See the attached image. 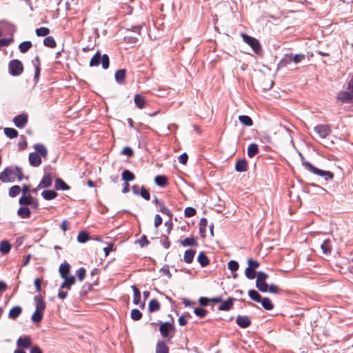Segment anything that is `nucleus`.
I'll return each instance as SVG.
<instances>
[{"instance_id": "obj_42", "label": "nucleus", "mask_w": 353, "mask_h": 353, "mask_svg": "<svg viewBox=\"0 0 353 353\" xmlns=\"http://www.w3.org/2000/svg\"><path fill=\"white\" fill-rule=\"evenodd\" d=\"M4 134L10 139H13L18 136L17 130L12 128H5Z\"/></svg>"}, {"instance_id": "obj_13", "label": "nucleus", "mask_w": 353, "mask_h": 353, "mask_svg": "<svg viewBox=\"0 0 353 353\" xmlns=\"http://www.w3.org/2000/svg\"><path fill=\"white\" fill-rule=\"evenodd\" d=\"M52 183V177L50 173H45L41 181L39 183L37 188H47L51 186Z\"/></svg>"}, {"instance_id": "obj_25", "label": "nucleus", "mask_w": 353, "mask_h": 353, "mask_svg": "<svg viewBox=\"0 0 353 353\" xmlns=\"http://www.w3.org/2000/svg\"><path fill=\"white\" fill-rule=\"evenodd\" d=\"M156 353H169V348L163 341H160L157 343Z\"/></svg>"}, {"instance_id": "obj_35", "label": "nucleus", "mask_w": 353, "mask_h": 353, "mask_svg": "<svg viewBox=\"0 0 353 353\" xmlns=\"http://www.w3.org/2000/svg\"><path fill=\"white\" fill-rule=\"evenodd\" d=\"M32 46V42L30 41H26L21 42L19 45V49L21 53L27 52Z\"/></svg>"}, {"instance_id": "obj_40", "label": "nucleus", "mask_w": 353, "mask_h": 353, "mask_svg": "<svg viewBox=\"0 0 353 353\" xmlns=\"http://www.w3.org/2000/svg\"><path fill=\"white\" fill-rule=\"evenodd\" d=\"M159 308H160V303H159V301L157 299H154L150 301L149 305H148V310L150 312H156V311L159 310Z\"/></svg>"}, {"instance_id": "obj_56", "label": "nucleus", "mask_w": 353, "mask_h": 353, "mask_svg": "<svg viewBox=\"0 0 353 353\" xmlns=\"http://www.w3.org/2000/svg\"><path fill=\"white\" fill-rule=\"evenodd\" d=\"M194 313L201 318H203L206 316L208 312L205 309H203L201 307H196L194 310Z\"/></svg>"}, {"instance_id": "obj_15", "label": "nucleus", "mask_w": 353, "mask_h": 353, "mask_svg": "<svg viewBox=\"0 0 353 353\" xmlns=\"http://www.w3.org/2000/svg\"><path fill=\"white\" fill-rule=\"evenodd\" d=\"M234 299L230 297L226 301H223L221 300V304L219 306L218 309L219 310L221 311H228L230 310L234 304Z\"/></svg>"}, {"instance_id": "obj_44", "label": "nucleus", "mask_w": 353, "mask_h": 353, "mask_svg": "<svg viewBox=\"0 0 353 353\" xmlns=\"http://www.w3.org/2000/svg\"><path fill=\"white\" fill-rule=\"evenodd\" d=\"M248 295L251 299L253 301L259 303L261 301V296L259 293L255 290H250L248 292Z\"/></svg>"}, {"instance_id": "obj_37", "label": "nucleus", "mask_w": 353, "mask_h": 353, "mask_svg": "<svg viewBox=\"0 0 353 353\" xmlns=\"http://www.w3.org/2000/svg\"><path fill=\"white\" fill-rule=\"evenodd\" d=\"M11 248V245L8 241H1L0 243V252L3 254H8Z\"/></svg>"}, {"instance_id": "obj_11", "label": "nucleus", "mask_w": 353, "mask_h": 353, "mask_svg": "<svg viewBox=\"0 0 353 353\" xmlns=\"http://www.w3.org/2000/svg\"><path fill=\"white\" fill-rule=\"evenodd\" d=\"M13 122L18 128H24L28 123V114L23 113L16 116L13 119Z\"/></svg>"}, {"instance_id": "obj_12", "label": "nucleus", "mask_w": 353, "mask_h": 353, "mask_svg": "<svg viewBox=\"0 0 353 353\" xmlns=\"http://www.w3.org/2000/svg\"><path fill=\"white\" fill-rule=\"evenodd\" d=\"M236 323L241 328H247L251 325V320L247 315H238Z\"/></svg>"}, {"instance_id": "obj_60", "label": "nucleus", "mask_w": 353, "mask_h": 353, "mask_svg": "<svg viewBox=\"0 0 353 353\" xmlns=\"http://www.w3.org/2000/svg\"><path fill=\"white\" fill-rule=\"evenodd\" d=\"M248 267L252 269H256L259 267V263L252 259H248Z\"/></svg>"}, {"instance_id": "obj_22", "label": "nucleus", "mask_w": 353, "mask_h": 353, "mask_svg": "<svg viewBox=\"0 0 353 353\" xmlns=\"http://www.w3.org/2000/svg\"><path fill=\"white\" fill-rule=\"evenodd\" d=\"M196 251L192 249L186 250L184 253L183 260L187 263H191L193 261Z\"/></svg>"}, {"instance_id": "obj_27", "label": "nucleus", "mask_w": 353, "mask_h": 353, "mask_svg": "<svg viewBox=\"0 0 353 353\" xmlns=\"http://www.w3.org/2000/svg\"><path fill=\"white\" fill-rule=\"evenodd\" d=\"M248 168L247 161L245 159L239 160L235 165V170L237 172H245Z\"/></svg>"}, {"instance_id": "obj_8", "label": "nucleus", "mask_w": 353, "mask_h": 353, "mask_svg": "<svg viewBox=\"0 0 353 353\" xmlns=\"http://www.w3.org/2000/svg\"><path fill=\"white\" fill-rule=\"evenodd\" d=\"M174 330V326L170 322H164L160 325L159 331L163 338L171 339L173 335H170V332Z\"/></svg>"}, {"instance_id": "obj_26", "label": "nucleus", "mask_w": 353, "mask_h": 353, "mask_svg": "<svg viewBox=\"0 0 353 353\" xmlns=\"http://www.w3.org/2000/svg\"><path fill=\"white\" fill-rule=\"evenodd\" d=\"M134 101L137 107L139 109L143 108L145 105V99L139 94H135L134 97Z\"/></svg>"}, {"instance_id": "obj_2", "label": "nucleus", "mask_w": 353, "mask_h": 353, "mask_svg": "<svg viewBox=\"0 0 353 353\" xmlns=\"http://www.w3.org/2000/svg\"><path fill=\"white\" fill-rule=\"evenodd\" d=\"M101 63L102 68L104 70H106L109 68L110 65V59L109 57L107 54H103L101 56L99 52L95 53V54L91 58L90 61V67L99 66V64Z\"/></svg>"}, {"instance_id": "obj_53", "label": "nucleus", "mask_w": 353, "mask_h": 353, "mask_svg": "<svg viewBox=\"0 0 353 353\" xmlns=\"http://www.w3.org/2000/svg\"><path fill=\"white\" fill-rule=\"evenodd\" d=\"M228 269L230 270L232 272L236 271L239 268L238 262L234 260L230 261L228 263Z\"/></svg>"}, {"instance_id": "obj_57", "label": "nucleus", "mask_w": 353, "mask_h": 353, "mask_svg": "<svg viewBox=\"0 0 353 353\" xmlns=\"http://www.w3.org/2000/svg\"><path fill=\"white\" fill-rule=\"evenodd\" d=\"M85 269L83 268H80L77 270V276L79 281H82L84 279L85 276Z\"/></svg>"}, {"instance_id": "obj_29", "label": "nucleus", "mask_w": 353, "mask_h": 353, "mask_svg": "<svg viewBox=\"0 0 353 353\" xmlns=\"http://www.w3.org/2000/svg\"><path fill=\"white\" fill-rule=\"evenodd\" d=\"M41 196L46 200H52L57 196V193L52 190H46L41 192Z\"/></svg>"}, {"instance_id": "obj_43", "label": "nucleus", "mask_w": 353, "mask_h": 353, "mask_svg": "<svg viewBox=\"0 0 353 353\" xmlns=\"http://www.w3.org/2000/svg\"><path fill=\"white\" fill-rule=\"evenodd\" d=\"M239 120L242 124L246 126H252L253 124L252 119L247 115H240L239 117Z\"/></svg>"}, {"instance_id": "obj_21", "label": "nucleus", "mask_w": 353, "mask_h": 353, "mask_svg": "<svg viewBox=\"0 0 353 353\" xmlns=\"http://www.w3.org/2000/svg\"><path fill=\"white\" fill-rule=\"evenodd\" d=\"M17 343L19 347L28 348L31 344V340L29 336L20 337Z\"/></svg>"}, {"instance_id": "obj_58", "label": "nucleus", "mask_w": 353, "mask_h": 353, "mask_svg": "<svg viewBox=\"0 0 353 353\" xmlns=\"http://www.w3.org/2000/svg\"><path fill=\"white\" fill-rule=\"evenodd\" d=\"M12 41V38H1L0 39V47L8 46Z\"/></svg>"}, {"instance_id": "obj_5", "label": "nucleus", "mask_w": 353, "mask_h": 353, "mask_svg": "<svg viewBox=\"0 0 353 353\" xmlns=\"http://www.w3.org/2000/svg\"><path fill=\"white\" fill-rule=\"evenodd\" d=\"M243 41L249 45L253 50V51L257 54H261L262 48L259 41L254 37L249 36L245 34H241Z\"/></svg>"}, {"instance_id": "obj_24", "label": "nucleus", "mask_w": 353, "mask_h": 353, "mask_svg": "<svg viewBox=\"0 0 353 353\" xmlns=\"http://www.w3.org/2000/svg\"><path fill=\"white\" fill-rule=\"evenodd\" d=\"M64 279L63 283L61 285V288L70 289L71 285L74 283L75 279L73 276H66L63 278Z\"/></svg>"}, {"instance_id": "obj_41", "label": "nucleus", "mask_w": 353, "mask_h": 353, "mask_svg": "<svg viewBox=\"0 0 353 353\" xmlns=\"http://www.w3.org/2000/svg\"><path fill=\"white\" fill-rule=\"evenodd\" d=\"M132 288L133 293H134L133 303L134 305H138L141 301V292L136 286L133 285V286H132Z\"/></svg>"}, {"instance_id": "obj_16", "label": "nucleus", "mask_w": 353, "mask_h": 353, "mask_svg": "<svg viewBox=\"0 0 353 353\" xmlns=\"http://www.w3.org/2000/svg\"><path fill=\"white\" fill-rule=\"evenodd\" d=\"M70 265L68 263L64 262L61 263L59 266V273L61 278H65L66 276H70L69 272H70Z\"/></svg>"}, {"instance_id": "obj_9", "label": "nucleus", "mask_w": 353, "mask_h": 353, "mask_svg": "<svg viewBox=\"0 0 353 353\" xmlns=\"http://www.w3.org/2000/svg\"><path fill=\"white\" fill-rule=\"evenodd\" d=\"M337 99L342 103H352L353 102V92L352 90L341 91L337 95Z\"/></svg>"}, {"instance_id": "obj_47", "label": "nucleus", "mask_w": 353, "mask_h": 353, "mask_svg": "<svg viewBox=\"0 0 353 353\" xmlns=\"http://www.w3.org/2000/svg\"><path fill=\"white\" fill-rule=\"evenodd\" d=\"M35 32L38 37H46L49 34L50 30L46 27H41L36 29Z\"/></svg>"}, {"instance_id": "obj_23", "label": "nucleus", "mask_w": 353, "mask_h": 353, "mask_svg": "<svg viewBox=\"0 0 353 353\" xmlns=\"http://www.w3.org/2000/svg\"><path fill=\"white\" fill-rule=\"evenodd\" d=\"M22 312L20 306H14L9 312L8 317L12 319H16Z\"/></svg>"}, {"instance_id": "obj_1", "label": "nucleus", "mask_w": 353, "mask_h": 353, "mask_svg": "<svg viewBox=\"0 0 353 353\" xmlns=\"http://www.w3.org/2000/svg\"><path fill=\"white\" fill-rule=\"evenodd\" d=\"M34 301L36 305V310L32 315V321L34 323H40L43 319V311L46 308V303L41 296H35Z\"/></svg>"}, {"instance_id": "obj_62", "label": "nucleus", "mask_w": 353, "mask_h": 353, "mask_svg": "<svg viewBox=\"0 0 353 353\" xmlns=\"http://www.w3.org/2000/svg\"><path fill=\"white\" fill-rule=\"evenodd\" d=\"M138 243L139 244V245L143 248L144 247L145 245L149 244V241L146 237L145 235H143L139 240H138Z\"/></svg>"}, {"instance_id": "obj_49", "label": "nucleus", "mask_w": 353, "mask_h": 353, "mask_svg": "<svg viewBox=\"0 0 353 353\" xmlns=\"http://www.w3.org/2000/svg\"><path fill=\"white\" fill-rule=\"evenodd\" d=\"M130 316L134 321H139L142 317V313L138 309L131 310Z\"/></svg>"}, {"instance_id": "obj_28", "label": "nucleus", "mask_w": 353, "mask_h": 353, "mask_svg": "<svg viewBox=\"0 0 353 353\" xmlns=\"http://www.w3.org/2000/svg\"><path fill=\"white\" fill-rule=\"evenodd\" d=\"M197 261L203 268L206 267L210 263V260L205 254L203 252L199 254Z\"/></svg>"}, {"instance_id": "obj_7", "label": "nucleus", "mask_w": 353, "mask_h": 353, "mask_svg": "<svg viewBox=\"0 0 353 353\" xmlns=\"http://www.w3.org/2000/svg\"><path fill=\"white\" fill-rule=\"evenodd\" d=\"M16 179V172L12 167H7L0 174V180L3 183L13 182Z\"/></svg>"}, {"instance_id": "obj_19", "label": "nucleus", "mask_w": 353, "mask_h": 353, "mask_svg": "<svg viewBox=\"0 0 353 353\" xmlns=\"http://www.w3.org/2000/svg\"><path fill=\"white\" fill-rule=\"evenodd\" d=\"M17 214L21 219H28L30 216L31 211L29 208L26 207V206H22L18 209Z\"/></svg>"}, {"instance_id": "obj_10", "label": "nucleus", "mask_w": 353, "mask_h": 353, "mask_svg": "<svg viewBox=\"0 0 353 353\" xmlns=\"http://www.w3.org/2000/svg\"><path fill=\"white\" fill-rule=\"evenodd\" d=\"M314 131L321 138H325L330 134L331 129L328 125H318L314 127Z\"/></svg>"}, {"instance_id": "obj_20", "label": "nucleus", "mask_w": 353, "mask_h": 353, "mask_svg": "<svg viewBox=\"0 0 353 353\" xmlns=\"http://www.w3.org/2000/svg\"><path fill=\"white\" fill-rule=\"evenodd\" d=\"M54 188L56 190H68L70 188V186L60 178L55 179Z\"/></svg>"}, {"instance_id": "obj_14", "label": "nucleus", "mask_w": 353, "mask_h": 353, "mask_svg": "<svg viewBox=\"0 0 353 353\" xmlns=\"http://www.w3.org/2000/svg\"><path fill=\"white\" fill-rule=\"evenodd\" d=\"M30 165L33 167H39L41 163V158L37 152H31L28 157Z\"/></svg>"}, {"instance_id": "obj_6", "label": "nucleus", "mask_w": 353, "mask_h": 353, "mask_svg": "<svg viewBox=\"0 0 353 353\" xmlns=\"http://www.w3.org/2000/svg\"><path fill=\"white\" fill-rule=\"evenodd\" d=\"M9 73L12 76H19L23 71V65L21 61L12 59L8 63Z\"/></svg>"}, {"instance_id": "obj_31", "label": "nucleus", "mask_w": 353, "mask_h": 353, "mask_svg": "<svg viewBox=\"0 0 353 353\" xmlns=\"http://www.w3.org/2000/svg\"><path fill=\"white\" fill-rule=\"evenodd\" d=\"M180 243L183 247L196 246L198 245L196 239L193 236L185 238L184 240L181 241Z\"/></svg>"}, {"instance_id": "obj_3", "label": "nucleus", "mask_w": 353, "mask_h": 353, "mask_svg": "<svg viewBox=\"0 0 353 353\" xmlns=\"http://www.w3.org/2000/svg\"><path fill=\"white\" fill-rule=\"evenodd\" d=\"M303 165L306 170L316 175L323 177L325 181L331 180L334 177V174L332 172L320 170L309 162H304Z\"/></svg>"}, {"instance_id": "obj_50", "label": "nucleus", "mask_w": 353, "mask_h": 353, "mask_svg": "<svg viewBox=\"0 0 353 353\" xmlns=\"http://www.w3.org/2000/svg\"><path fill=\"white\" fill-rule=\"evenodd\" d=\"M159 211L161 213L168 215L170 219H172V215H173L172 213L167 207H165V205L163 204V203H159Z\"/></svg>"}, {"instance_id": "obj_34", "label": "nucleus", "mask_w": 353, "mask_h": 353, "mask_svg": "<svg viewBox=\"0 0 353 353\" xmlns=\"http://www.w3.org/2000/svg\"><path fill=\"white\" fill-rule=\"evenodd\" d=\"M32 196L30 195H22L19 200V203L21 205H29L32 204Z\"/></svg>"}, {"instance_id": "obj_51", "label": "nucleus", "mask_w": 353, "mask_h": 353, "mask_svg": "<svg viewBox=\"0 0 353 353\" xmlns=\"http://www.w3.org/2000/svg\"><path fill=\"white\" fill-rule=\"evenodd\" d=\"M21 192V188L19 185H14L9 190V196L14 197L18 195Z\"/></svg>"}, {"instance_id": "obj_46", "label": "nucleus", "mask_w": 353, "mask_h": 353, "mask_svg": "<svg viewBox=\"0 0 353 353\" xmlns=\"http://www.w3.org/2000/svg\"><path fill=\"white\" fill-rule=\"evenodd\" d=\"M89 240V234L87 232L81 231L79 233L77 236V241L79 243H85Z\"/></svg>"}, {"instance_id": "obj_61", "label": "nucleus", "mask_w": 353, "mask_h": 353, "mask_svg": "<svg viewBox=\"0 0 353 353\" xmlns=\"http://www.w3.org/2000/svg\"><path fill=\"white\" fill-rule=\"evenodd\" d=\"M268 275L263 272H259L257 273V278L256 281H265V280L268 279Z\"/></svg>"}, {"instance_id": "obj_39", "label": "nucleus", "mask_w": 353, "mask_h": 353, "mask_svg": "<svg viewBox=\"0 0 353 353\" xmlns=\"http://www.w3.org/2000/svg\"><path fill=\"white\" fill-rule=\"evenodd\" d=\"M122 179L125 182L132 181L135 179L134 174L128 170H125L122 172Z\"/></svg>"}, {"instance_id": "obj_18", "label": "nucleus", "mask_w": 353, "mask_h": 353, "mask_svg": "<svg viewBox=\"0 0 353 353\" xmlns=\"http://www.w3.org/2000/svg\"><path fill=\"white\" fill-rule=\"evenodd\" d=\"M126 70L125 69L118 70L115 72V80L119 84H123L125 81Z\"/></svg>"}, {"instance_id": "obj_4", "label": "nucleus", "mask_w": 353, "mask_h": 353, "mask_svg": "<svg viewBox=\"0 0 353 353\" xmlns=\"http://www.w3.org/2000/svg\"><path fill=\"white\" fill-rule=\"evenodd\" d=\"M305 59V54H295L293 55L292 54H286L285 55V57L282 59L279 63V67L283 68L286 67L288 64H290L292 61H293L295 63H299Z\"/></svg>"}, {"instance_id": "obj_38", "label": "nucleus", "mask_w": 353, "mask_h": 353, "mask_svg": "<svg viewBox=\"0 0 353 353\" xmlns=\"http://www.w3.org/2000/svg\"><path fill=\"white\" fill-rule=\"evenodd\" d=\"M260 302L261 303L263 307L266 310H271L274 307V305L269 298H263Z\"/></svg>"}, {"instance_id": "obj_17", "label": "nucleus", "mask_w": 353, "mask_h": 353, "mask_svg": "<svg viewBox=\"0 0 353 353\" xmlns=\"http://www.w3.org/2000/svg\"><path fill=\"white\" fill-rule=\"evenodd\" d=\"M35 152L39 154L41 157L46 158L48 155V150L44 145L37 143L34 145Z\"/></svg>"}, {"instance_id": "obj_54", "label": "nucleus", "mask_w": 353, "mask_h": 353, "mask_svg": "<svg viewBox=\"0 0 353 353\" xmlns=\"http://www.w3.org/2000/svg\"><path fill=\"white\" fill-rule=\"evenodd\" d=\"M196 210L192 207H187L184 211V215L185 217H192L196 214Z\"/></svg>"}, {"instance_id": "obj_48", "label": "nucleus", "mask_w": 353, "mask_h": 353, "mask_svg": "<svg viewBox=\"0 0 353 353\" xmlns=\"http://www.w3.org/2000/svg\"><path fill=\"white\" fill-rule=\"evenodd\" d=\"M268 286L269 285L265 281H256V287L262 292H268Z\"/></svg>"}, {"instance_id": "obj_59", "label": "nucleus", "mask_w": 353, "mask_h": 353, "mask_svg": "<svg viewBox=\"0 0 353 353\" xmlns=\"http://www.w3.org/2000/svg\"><path fill=\"white\" fill-rule=\"evenodd\" d=\"M269 292L272 294H279L281 292V289L279 288L274 284H271L268 286V290Z\"/></svg>"}, {"instance_id": "obj_36", "label": "nucleus", "mask_w": 353, "mask_h": 353, "mask_svg": "<svg viewBox=\"0 0 353 353\" xmlns=\"http://www.w3.org/2000/svg\"><path fill=\"white\" fill-rule=\"evenodd\" d=\"M155 183L160 187H165L168 183V179L163 175H157L154 178Z\"/></svg>"}, {"instance_id": "obj_52", "label": "nucleus", "mask_w": 353, "mask_h": 353, "mask_svg": "<svg viewBox=\"0 0 353 353\" xmlns=\"http://www.w3.org/2000/svg\"><path fill=\"white\" fill-rule=\"evenodd\" d=\"M245 274L248 279H253L256 276L254 269L248 267L245 270Z\"/></svg>"}, {"instance_id": "obj_63", "label": "nucleus", "mask_w": 353, "mask_h": 353, "mask_svg": "<svg viewBox=\"0 0 353 353\" xmlns=\"http://www.w3.org/2000/svg\"><path fill=\"white\" fill-rule=\"evenodd\" d=\"M122 154L126 155L128 157H132L134 154L133 150L130 147H125L121 152Z\"/></svg>"}, {"instance_id": "obj_45", "label": "nucleus", "mask_w": 353, "mask_h": 353, "mask_svg": "<svg viewBox=\"0 0 353 353\" xmlns=\"http://www.w3.org/2000/svg\"><path fill=\"white\" fill-rule=\"evenodd\" d=\"M43 44L46 47L53 48L56 46V41L52 37L49 36L43 39Z\"/></svg>"}, {"instance_id": "obj_30", "label": "nucleus", "mask_w": 353, "mask_h": 353, "mask_svg": "<svg viewBox=\"0 0 353 353\" xmlns=\"http://www.w3.org/2000/svg\"><path fill=\"white\" fill-rule=\"evenodd\" d=\"M259 153V147L256 143H251L248 148V155L250 158L254 157Z\"/></svg>"}, {"instance_id": "obj_64", "label": "nucleus", "mask_w": 353, "mask_h": 353, "mask_svg": "<svg viewBox=\"0 0 353 353\" xmlns=\"http://www.w3.org/2000/svg\"><path fill=\"white\" fill-rule=\"evenodd\" d=\"M188 159V156L185 152L181 154L179 157V161L180 163H181L183 165H185L187 163Z\"/></svg>"}, {"instance_id": "obj_55", "label": "nucleus", "mask_w": 353, "mask_h": 353, "mask_svg": "<svg viewBox=\"0 0 353 353\" xmlns=\"http://www.w3.org/2000/svg\"><path fill=\"white\" fill-rule=\"evenodd\" d=\"M139 194H140L142 198L147 201H149L150 199V194L149 192L143 186L140 188Z\"/></svg>"}, {"instance_id": "obj_33", "label": "nucleus", "mask_w": 353, "mask_h": 353, "mask_svg": "<svg viewBox=\"0 0 353 353\" xmlns=\"http://www.w3.org/2000/svg\"><path fill=\"white\" fill-rule=\"evenodd\" d=\"M208 226V220L205 218H202L199 222V232L202 237L205 236L206 228Z\"/></svg>"}, {"instance_id": "obj_32", "label": "nucleus", "mask_w": 353, "mask_h": 353, "mask_svg": "<svg viewBox=\"0 0 353 353\" xmlns=\"http://www.w3.org/2000/svg\"><path fill=\"white\" fill-rule=\"evenodd\" d=\"M322 252L325 254H329L331 252V241L330 239L325 240L321 245Z\"/></svg>"}]
</instances>
